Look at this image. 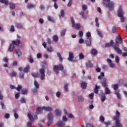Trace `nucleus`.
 Returning a JSON list of instances; mask_svg holds the SVG:
<instances>
[{
  "mask_svg": "<svg viewBox=\"0 0 127 127\" xmlns=\"http://www.w3.org/2000/svg\"><path fill=\"white\" fill-rule=\"evenodd\" d=\"M103 1H104L103 5L106 7H108L109 10H110V11H112L114 9L115 2H114V1H110L111 0H103Z\"/></svg>",
  "mask_w": 127,
  "mask_h": 127,
  "instance_id": "obj_1",
  "label": "nucleus"
},
{
  "mask_svg": "<svg viewBox=\"0 0 127 127\" xmlns=\"http://www.w3.org/2000/svg\"><path fill=\"white\" fill-rule=\"evenodd\" d=\"M118 16L121 18V22H125V17H124V11L123 10V7L120 5L119 7L118 10Z\"/></svg>",
  "mask_w": 127,
  "mask_h": 127,
  "instance_id": "obj_2",
  "label": "nucleus"
},
{
  "mask_svg": "<svg viewBox=\"0 0 127 127\" xmlns=\"http://www.w3.org/2000/svg\"><path fill=\"white\" fill-rule=\"evenodd\" d=\"M70 21L71 22L72 27H74L77 30H79L81 28V25L79 23L75 24V20L73 17H70Z\"/></svg>",
  "mask_w": 127,
  "mask_h": 127,
  "instance_id": "obj_3",
  "label": "nucleus"
},
{
  "mask_svg": "<svg viewBox=\"0 0 127 127\" xmlns=\"http://www.w3.org/2000/svg\"><path fill=\"white\" fill-rule=\"evenodd\" d=\"M119 43L116 42L113 45L114 49L118 54L122 55L123 54V51L120 49V45H119Z\"/></svg>",
  "mask_w": 127,
  "mask_h": 127,
  "instance_id": "obj_4",
  "label": "nucleus"
},
{
  "mask_svg": "<svg viewBox=\"0 0 127 127\" xmlns=\"http://www.w3.org/2000/svg\"><path fill=\"white\" fill-rule=\"evenodd\" d=\"M53 69L56 72L57 74H58L59 73V70L63 71V70H64V66L61 64H60L58 65H54Z\"/></svg>",
  "mask_w": 127,
  "mask_h": 127,
  "instance_id": "obj_5",
  "label": "nucleus"
},
{
  "mask_svg": "<svg viewBox=\"0 0 127 127\" xmlns=\"http://www.w3.org/2000/svg\"><path fill=\"white\" fill-rule=\"evenodd\" d=\"M39 72L40 74H41V80H44V79H45V69H44V68H40Z\"/></svg>",
  "mask_w": 127,
  "mask_h": 127,
  "instance_id": "obj_6",
  "label": "nucleus"
},
{
  "mask_svg": "<svg viewBox=\"0 0 127 127\" xmlns=\"http://www.w3.org/2000/svg\"><path fill=\"white\" fill-rule=\"evenodd\" d=\"M116 42L117 43H123V38L121 35H118V36L116 38Z\"/></svg>",
  "mask_w": 127,
  "mask_h": 127,
  "instance_id": "obj_7",
  "label": "nucleus"
},
{
  "mask_svg": "<svg viewBox=\"0 0 127 127\" xmlns=\"http://www.w3.org/2000/svg\"><path fill=\"white\" fill-rule=\"evenodd\" d=\"M101 84L103 87L105 88V87L107 86L108 85V83L107 82V78H104L101 81Z\"/></svg>",
  "mask_w": 127,
  "mask_h": 127,
  "instance_id": "obj_8",
  "label": "nucleus"
},
{
  "mask_svg": "<svg viewBox=\"0 0 127 127\" xmlns=\"http://www.w3.org/2000/svg\"><path fill=\"white\" fill-rule=\"evenodd\" d=\"M115 121L116 127H123L122 123L120 122V119H114Z\"/></svg>",
  "mask_w": 127,
  "mask_h": 127,
  "instance_id": "obj_9",
  "label": "nucleus"
},
{
  "mask_svg": "<svg viewBox=\"0 0 127 127\" xmlns=\"http://www.w3.org/2000/svg\"><path fill=\"white\" fill-rule=\"evenodd\" d=\"M85 43L87 47L91 46V38H87L85 41Z\"/></svg>",
  "mask_w": 127,
  "mask_h": 127,
  "instance_id": "obj_10",
  "label": "nucleus"
},
{
  "mask_svg": "<svg viewBox=\"0 0 127 127\" xmlns=\"http://www.w3.org/2000/svg\"><path fill=\"white\" fill-rule=\"evenodd\" d=\"M73 59H74V54L72 52L69 53V57L68 58V61L72 62L73 61Z\"/></svg>",
  "mask_w": 127,
  "mask_h": 127,
  "instance_id": "obj_11",
  "label": "nucleus"
},
{
  "mask_svg": "<svg viewBox=\"0 0 127 127\" xmlns=\"http://www.w3.org/2000/svg\"><path fill=\"white\" fill-rule=\"evenodd\" d=\"M21 41L19 40H16V41L13 40L12 41V43L14 45H16V46H19V44L21 43Z\"/></svg>",
  "mask_w": 127,
  "mask_h": 127,
  "instance_id": "obj_12",
  "label": "nucleus"
},
{
  "mask_svg": "<svg viewBox=\"0 0 127 127\" xmlns=\"http://www.w3.org/2000/svg\"><path fill=\"white\" fill-rule=\"evenodd\" d=\"M121 116V113L119 111H116V116L113 117V120H120V116Z\"/></svg>",
  "mask_w": 127,
  "mask_h": 127,
  "instance_id": "obj_13",
  "label": "nucleus"
},
{
  "mask_svg": "<svg viewBox=\"0 0 127 127\" xmlns=\"http://www.w3.org/2000/svg\"><path fill=\"white\" fill-rule=\"evenodd\" d=\"M42 109H43V110H44L46 112H51V111H52V110H53V109H52V108H51L50 107H45V106H43L42 107Z\"/></svg>",
  "mask_w": 127,
  "mask_h": 127,
  "instance_id": "obj_14",
  "label": "nucleus"
},
{
  "mask_svg": "<svg viewBox=\"0 0 127 127\" xmlns=\"http://www.w3.org/2000/svg\"><path fill=\"white\" fill-rule=\"evenodd\" d=\"M86 67H87V68H93V67H94L93 64L91 63V61H89L86 63Z\"/></svg>",
  "mask_w": 127,
  "mask_h": 127,
  "instance_id": "obj_15",
  "label": "nucleus"
},
{
  "mask_svg": "<svg viewBox=\"0 0 127 127\" xmlns=\"http://www.w3.org/2000/svg\"><path fill=\"white\" fill-rule=\"evenodd\" d=\"M57 126L59 127H65V123L63 121H59L57 123Z\"/></svg>",
  "mask_w": 127,
  "mask_h": 127,
  "instance_id": "obj_16",
  "label": "nucleus"
},
{
  "mask_svg": "<svg viewBox=\"0 0 127 127\" xmlns=\"http://www.w3.org/2000/svg\"><path fill=\"white\" fill-rule=\"evenodd\" d=\"M21 93L22 95H27L28 93V89L27 88L22 89Z\"/></svg>",
  "mask_w": 127,
  "mask_h": 127,
  "instance_id": "obj_17",
  "label": "nucleus"
},
{
  "mask_svg": "<svg viewBox=\"0 0 127 127\" xmlns=\"http://www.w3.org/2000/svg\"><path fill=\"white\" fill-rule=\"evenodd\" d=\"M113 44H114V41L113 40H111L110 43H107L105 44V47H111V46H112Z\"/></svg>",
  "mask_w": 127,
  "mask_h": 127,
  "instance_id": "obj_18",
  "label": "nucleus"
},
{
  "mask_svg": "<svg viewBox=\"0 0 127 127\" xmlns=\"http://www.w3.org/2000/svg\"><path fill=\"white\" fill-rule=\"evenodd\" d=\"M13 49H14V45L13 44H11L10 45V47L8 48V51L10 52H12V51H13Z\"/></svg>",
  "mask_w": 127,
  "mask_h": 127,
  "instance_id": "obj_19",
  "label": "nucleus"
},
{
  "mask_svg": "<svg viewBox=\"0 0 127 127\" xmlns=\"http://www.w3.org/2000/svg\"><path fill=\"white\" fill-rule=\"evenodd\" d=\"M30 69V66L29 65H27L23 69L24 73H27L28 72V70H29Z\"/></svg>",
  "mask_w": 127,
  "mask_h": 127,
  "instance_id": "obj_20",
  "label": "nucleus"
},
{
  "mask_svg": "<svg viewBox=\"0 0 127 127\" xmlns=\"http://www.w3.org/2000/svg\"><path fill=\"white\" fill-rule=\"evenodd\" d=\"M47 118H48V120H53V118H54L53 114L52 113H49L48 114Z\"/></svg>",
  "mask_w": 127,
  "mask_h": 127,
  "instance_id": "obj_21",
  "label": "nucleus"
},
{
  "mask_svg": "<svg viewBox=\"0 0 127 127\" xmlns=\"http://www.w3.org/2000/svg\"><path fill=\"white\" fill-rule=\"evenodd\" d=\"M28 117L29 118V120H30L31 122H34V120H35V119L33 118V117L31 114H28Z\"/></svg>",
  "mask_w": 127,
  "mask_h": 127,
  "instance_id": "obj_22",
  "label": "nucleus"
},
{
  "mask_svg": "<svg viewBox=\"0 0 127 127\" xmlns=\"http://www.w3.org/2000/svg\"><path fill=\"white\" fill-rule=\"evenodd\" d=\"M35 5L32 4V3H29L27 5V8L28 9H30V8H33V7H35Z\"/></svg>",
  "mask_w": 127,
  "mask_h": 127,
  "instance_id": "obj_23",
  "label": "nucleus"
},
{
  "mask_svg": "<svg viewBox=\"0 0 127 127\" xmlns=\"http://www.w3.org/2000/svg\"><path fill=\"white\" fill-rule=\"evenodd\" d=\"M36 113V114H41V113H42V108H41L40 107H38L37 108Z\"/></svg>",
  "mask_w": 127,
  "mask_h": 127,
  "instance_id": "obj_24",
  "label": "nucleus"
},
{
  "mask_svg": "<svg viewBox=\"0 0 127 127\" xmlns=\"http://www.w3.org/2000/svg\"><path fill=\"white\" fill-rule=\"evenodd\" d=\"M15 25L16 27H17V28H18L19 29H22V25L21 24H20L19 23H16Z\"/></svg>",
  "mask_w": 127,
  "mask_h": 127,
  "instance_id": "obj_25",
  "label": "nucleus"
},
{
  "mask_svg": "<svg viewBox=\"0 0 127 127\" xmlns=\"http://www.w3.org/2000/svg\"><path fill=\"white\" fill-rule=\"evenodd\" d=\"M31 75L34 78H38L39 77V73L38 72H33L31 73Z\"/></svg>",
  "mask_w": 127,
  "mask_h": 127,
  "instance_id": "obj_26",
  "label": "nucleus"
},
{
  "mask_svg": "<svg viewBox=\"0 0 127 127\" xmlns=\"http://www.w3.org/2000/svg\"><path fill=\"white\" fill-rule=\"evenodd\" d=\"M79 14L81 15L83 19H86L87 18V16L85 15V12L84 11H81V12L79 13Z\"/></svg>",
  "mask_w": 127,
  "mask_h": 127,
  "instance_id": "obj_27",
  "label": "nucleus"
},
{
  "mask_svg": "<svg viewBox=\"0 0 127 127\" xmlns=\"http://www.w3.org/2000/svg\"><path fill=\"white\" fill-rule=\"evenodd\" d=\"M57 56L59 58L60 62H62L63 61V58H62L61 54H60V53H57Z\"/></svg>",
  "mask_w": 127,
  "mask_h": 127,
  "instance_id": "obj_28",
  "label": "nucleus"
},
{
  "mask_svg": "<svg viewBox=\"0 0 127 127\" xmlns=\"http://www.w3.org/2000/svg\"><path fill=\"white\" fill-rule=\"evenodd\" d=\"M96 32H97L98 35H99L100 37H104V35L103 34V33H102L101 31H100V30H99V29H97Z\"/></svg>",
  "mask_w": 127,
  "mask_h": 127,
  "instance_id": "obj_29",
  "label": "nucleus"
},
{
  "mask_svg": "<svg viewBox=\"0 0 127 127\" xmlns=\"http://www.w3.org/2000/svg\"><path fill=\"white\" fill-rule=\"evenodd\" d=\"M9 6L10 8L12 9H14L15 8V4L12 3V2H10L9 3Z\"/></svg>",
  "mask_w": 127,
  "mask_h": 127,
  "instance_id": "obj_30",
  "label": "nucleus"
},
{
  "mask_svg": "<svg viewBox=\"0 0 127 127\" xmlns=\"http://www.w3.org/2000/svg\"><path fill=\"white\" fill-rule=\"evenodd\" d=\"M81 88L82 89H86L87 88V83L85 82H82L81 83Z\"/></svg>",
  "mask_w": 127,
  "mask_h": 127,
  "instance_id": "obj_31",
  "label": "nucleus"
},
{
  "mask_svg": "<svg viewBox=\"0 0 127 127\" xmlns=\"http://www.w3.org/2000/svg\"><path fill=\"white\" fill-rule=\"evenodd\" d=\"M91 53L92 55H97L98 54V51L95 49H92Z\"/></svg>",
  "mask_w": 127,
  "mask_h": 127,
  "instance_id": "obj_32",
  "label": "nucleus"
},
{
  "mask_svg": "<svg viewBox=\"0 0 127 127\" xmlns=\"http://www.w3.org/2000/svg\"><path fill=\"white\" fill-rule=\"evenodd\" d=\"M101 102H104L105 101H106V95L105 94L103 93L101 95Z\"/></svg>",
  "mask_w": 127,
  "mask_h": 127,
  "instance_id": "obj_33",
  "label": "nucleus"
},
{
  "mask_svg": "<svg viewBox=\"0 0 127 127\" xmlns=\"http://www.w3.org/2000/svg\"><path fill=\"white\" fill-rule=\"evenodd\" d=\"M34 85L36 89H39V84H38V82L36 80L34 81Z\"/></svg>",
  "mask_w": 127,
  "mask_h": 127,
  "instance_id": "obj_34",
  "label": "nucleus"
},
{
  "mask_svg": "<svg viewBox=\"0 0 127 127\" xmlns=\"http://www.w3.org/2000/svg\"><path fill=\"white\" fill-rule=\"evenodd\" d=\"M13 113H14V116L15 119H18V115L16 113V109H14L13 110Z\"/></svg>",
  "mask_w": 127,
  "mask_h": 127,
  "instance_id": "obj_35",
  "label": "nucleus"
},
{
  "mask_svg": "<svg viewBox=\"0 0 127 127\" xmlns=\"http://www.w3.org/2000/svg\"><path fill=\"white\" fill-rule=\"evenodd\" d=\"M47 18L49 21H51V22H54L55 21L54 19L50 16H48L47 17Z\"/></svg>",
  "mask_w": 127,
  "mask_h": 127,
  "instance_id": "obj_36",
  "label": "nucleus"
},
{
  "mask_svg": "<svg viewBox=\"0 0 127 127\" xmlns=\"http://www.w3.org/2000/svg\"><path fill=\"white\" fill-rule=\"evenodd\" d=\"M55 113H56L57 116H58L59 117H60V116H61V111H60L58 109H57L55 111Z\"/></svg>",
  "mask_w": 127,
  "mask_h": 127,
  "instance_id": "obj_37",
  "label": "nucleus"
},
{
  "mask_svg": "<svg viewBox=\"0 0 127 127\" xmlns=\"http://www.w3.org/2000/svg\"><path fill=\"white\" fill-rule=\"evenodd\" d=\"M58 36L55 35L53 36V39L54 41L57 42L58 41Z\"/></svg>",
  "mask_w": 127,
  "mask_h": 127,
  "instance_id": "obj_38",
  "label": "nucleus"
},
{
  "mask_svg": "<svg viewBox=\"0 0 127 127\" xmlns=\"http://www.w3.org/2000/svg\"><path fill=\"white\" fill-rule=\"evenodd\" d=\"M66 31H67V30L66 29H64L63 30V31L61 32V35L62 37H64V36H65V34L66 33Z\"/></svg>",
  "mask_w": 127,
  "mask_h": 127,
  "instance_id": "obj_39",
  "label": "nucleus"
},
{
  "mask_svg": "<svg viewBox=\"0 0 127 127\" xmlns=\"http://www.w3.org/2000/svg\"><path fill=\"white\" fill-rule=\"evenodd\" d=\"M78 56H79V59L80 60L84 59V58H85V56H84V54H83V53H80L79 54Z\"/></svg>",
  "mask_w": 127,
  "mask_h": 127,
  "instance_id": "obj_40",
  "label": "nucleus"
},
{
  "mask_svg": "<svg viewBox=\"0 0 127 127\" xmlns=\"http://www.w3.org/2000/svg\"><path fill=\"white\" fill-rule=\"evenodd\" d=\"M105 93L107 94V95H109V94L111 93V91L108 87L105 88Z\"/></svg>",
  "mask_w": 127,
  "mask_h": 127,
  "instance_id": "obj_41",
  "label": "nucleus"
},
{
  "mask_svg": "<svg viewBox=\"0 0 127 127\" xmlns=\"http://www.w3.org/2000/svg\"><path fill=\"white\" fill-rule=\"evenodd\" d=\"M47 51H48V52H53V48L51 46H50L47 48Z\"/></svg>",
  "mask_w": 127,
  "mask_h": 127,
  "instance_id": "obj_42",
  "label": "nucleus"
},
{
  "mask_svg": "<svg viewBox=\"0 0 127 127\" xmlns=\"http://www.w3.org/2000/svg\"><path fill=\"white\" fill-rule=\"evenodd\" d=\"M1 3H4L5 5H7V4H8V0H1Z\"/></svg>",
  "mask_w": 127,
  "mask_h": 127,
  "instance_id": "obj_43",
  "label": "nucleus"
},
{
  "mask_svg": "<svg viewBox=\"0 0 127 127\" xmlns=\"http://www.w3.org/2000/svg\"><path fill=\"white\" fill-rule=\"evenodd\" d=\"M88 8V6H87L86 5H85V4H83L82 5V10H83V11H86Z\"/></svg>",
  "mask_w": 127,
  "mask_h": 127,
  "instance_id": "obj_44",
  "label": "nucleus"
},
{
  "mask_svg": "<svg viewBox=\"0 0 127 127\" xmlns=\"http://www.w3.org/2000/svg\"><path fill=\"white\" fill-rule=\"evenodd\" d=\"M52 123H53V120H48V121L47 122L48 127H50V126H51Z\"/></svg>",
  "mask_w": 127,
  "mask_h": 127,
  "instance_id": "obj_45",
  "label": "nucleus"
},
{
  "mask_svg": "<svg viewBox=\"0 0 127 127\" xmlns=\"http://www.w3.org/2000/svg\"><path fill=\"white\" fill-rule=\"evenodd\" d=\"M68 83H66V84H64V91H65L66 92H68Z\"/></svg>",
  "mask_w": 127,
  "mask_h": 127,
  "instance_id": "obj_46",
  "label": "nucleus"
},
{
  "mask_svg": "<svg viewBox=\"0 0 127 127\" xmlns=\"http://www.w3.org/2000/svg\"><path fill=\"white\" fill-rule=\"evenodd\" d=\"M115 95H116V96H117V98H118V99H122V97H121V94H120L119 91L115 92Z\"/></svg>",
  "mask_w": 127,
  "mask_h": 127,
  "instance_id": "obj_47",
  "label": "nucleus"
},
{
  "mask_svg": "<svg viewBox=\"0 0 127 127\" xmlns=\"http://www.w3.org/2000/svg\"><path fill=\"white\" fill-rule=\"evenodd\" d=\"M11 77H16V72L14 71H13L12 72L10 73Z\"/></svg>",
  "mask_w": 127,
  "mask_h": 127,
  "instance_id": "obj_48",
  "label": "nucleus"
},
{
  "mask_svg": "<svg viewBox=\"0 0 127 127\" xmlns=\"http://www.w3.org/2000/svg\"><path fill=\"white\" fill-rule=\"evenodd\" d=\"M78 102H83L84 101V98L82 96H79L78 97Z\"/></svg>",
  "mask_w": 127,
  "mask_h": 127,
  "instance_id": "obj_49",
  "label": "nucleus"
},
{
  "mask_svg": "<svg viewBox=\"0 0 127 127\" xmlns=\"http://www.w3.org/2000/svg\"><path fill=\"white\" fill-rule=\"evenodd\" d=\"M17 55L18 56H21V55H22V53L20 50L18 49L17 50Z\"/></svg>",
  "mask_w": 127,
  "mask_h": 127,
  "instance_id": "obj_50",
  "label": "nucleus"
},
{
  "mask_svg": "<svg viewBox=\"0 0 127 127\" xmlns=\"http://www.w3.org/2000/svg\"><path fill=\"white\" fill-rule=\"evenodd\" d=\"M99 120L102 123H104V122H105V117H104V116L101 115V116H100V117L99 118Z\"/></svg>",
  "mask_w": 127,
  "mask_h": 127,
  "instance_id": "obj_51",
  "label": "nucleus"
},
{
  "mask_svg": "<svg viewBox=\"0 0 127 127\" xmlns=\"http://www.w3.org/2000/svg\"><path fill=\"white\" fill-rule=\"evenodd\" d=\"M115 62L117 63H119V62H120V57L118 56H116V57H115Z\"/></svg>",
  "mask_w": 127,
  "mask_h": 127,
  "instance_id": "obj_52",
  "label": "nucleus"
},
{
  "mask_svg": "<svg viewBox=\"0 0 127 127\" xmlns=\"http://www.w3.org/2000/svg\"><path fill=\"white\" fill-rule=\"evenodd\" d=\"M118 89H119V84H115L114 86V90H115V91H117Z\"/></svg>",
  "mask_w": 127,
  "mask_h": 127,
  "instance_id": "obj_53",
  "label": "nucleus"
},
{
  "mask_svg": "<svg viewBox=\"0 0 127 127\" xmlns=\"http://www.w3.org/2000/svg\"><path fill=\"white\" fill-rule=\"evenodd\" d=\"M61 16H62V17H64V16L65 15V13L64 12V10L62 9L61 10Z\"/></svg>",
  "mask_w": 127,
  "mask_h": 127,
  "instance_id": "obj_54",
  "label": "nucleus"
},
{
  "mask_svg": "<svg viewBox=\"0 0 127 127\" xmlns=\"http://www.w3.org/2000/svg\"><path fill=\"white\" fill-rule=\"evenodd\" d=\"M112 31L113 33H116V31H117V28L115 26L112 27Z\"/></svg>",
  "mask_w": 127,
  "mask_h": 127,
  "instance_id": "obj_55",
  "label": "nucleus"
},
{
  "mask_svg": "<svg viewBox=\"0 0 127 127\" xmlns=\"http://www.w3.org/2000/svg\"><path fill=\"white\" fill-rule=\"evenodd\" d=\"M19 78H20V79H23V78H24V73L21 72L19 74Z\"/></svg>",
  "mask_w": 127,
  "mask_h": 127,
  "instance_id": "obj_56",
  "label": "nucleus"
},
{
  "mask_svg": "<svg viewBox=\"0 0 127 127\" xmlns=\"http://www.w3.org/2000/svg\"><path fill=\"white\" fill-rule=\"evenodd\" d=\"M20 102L21 103H22V104H23V103H26V101H25V98H24V97H22L21 98Z\"/></svg>",
  "mask_w": 127,
  "mask_h": 127,
  "instance_id": "obj_57",
  "label": "nucleus"
},
{
  "mask_svg": "<svg viewBox=\"0 0 127 127\" xmlns=\"http://www.w3.org/2000/svg\"><path fill=\"white\" fill-rule=\"evenodd\" d=\"M86 37L87 38H90V37H91V33L90 32H87L86 33Z\"/></svg>",
  "mask_w": 127,
  "mask_h": 127,
  "instance_id": "obj_58",
  "label": "nucleus"
},
{
  "mask_svg": "<svg viewBox=\"0 0 127 127\" xmlns=\"http://www.w3.org/2000/svg\"><path fill=\"white\" fill-rule=\"evenodd\" d=\"M78 35H79V37L82 38L83 37V31H79L78 33Z\"/></svg>",
  "mask_w": 127,
  "mask_h": 127,
  "instance_id": "obj_59",
  "label": "nucleus"
},
{
  "mask_svg": "<svg viewBox=\"0 0 127 127\" xmlns=\"http://www.w3.org/2000/svg\"><path fill=\"white\" fill-rule=\"evenodd\" d=\"M22 89V86L21 85H18V87L16 88L17 91H20Z\"/></svg>",
  "mask_w": 127,
  "mask_h": 127,
  "instance_id": "obj_60",
  "label": "nucleus"
},
{
  "mask_svg": "<svg viewBox=\"0 0 127 127\" xmlns=\"http://www.w3.org/2000/svg\"><path fill=\"white\" fill-rule=\"evenodd\" d=\"M47 41L48 44H49L50 45L51 44V43H52V41H51V39H50V38H48L47 39Z\"/></svg>",
  "mask_w": 127,
  "mask_h": 127,
  "instance_id": "obj_61",
  "label": "nucleus"
},
{
  "mask_svg": "<svg viewBox=\"0 0 127 127\" xmlns=\"http://www.w3.org/2000/svg\"><path fill=\"white\" fill-rule=\"evenodd\" d=\"M32 126V123L29 122L27 124V127H31Z\"/></svg>",
  "mask_w": 127,
  "mask_h": 127,
  "instance_id": "obj_62",
  "label": "nucleus"
},
{
  "mask_svg": "<svg viewBox=\"0 0 127 127\" xmlns=\"http://www.w3.org/2000/svg\"><path fill=\"white\" fill-rule=\"evenodd\" d=\"M15 30H14V26L13 25H11V28L10 29V31H12V32H14Z\"/></svg>",
  "mask_w": 127,
  "mask_h": 127,
  "instance_id": "obj_63",
  "label": "nucleus"
},
{
  "mask_svg": "<svg viewBox=\"0 0 127 127\" xmlns=\"http://www.w3.org/2000/svg\"><path fill=\"white\" fill-rule=\"evenodd\" d=\"M89 97L90 99H93L94 98V93H92L89 94Z\"/></svg>",
  "mask_w": 127,
  "mask_h": 127,
  "instance_id": "obj_64",
  "label": "nucleus"
}]
</instances>
